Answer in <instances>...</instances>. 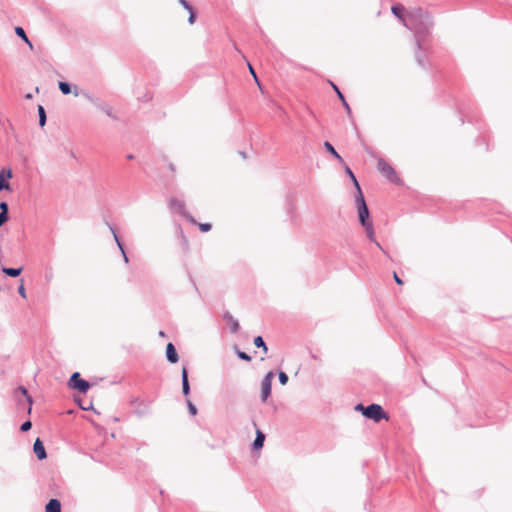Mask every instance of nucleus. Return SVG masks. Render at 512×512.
<instances>
[{
    "instance_id": "obj_1",
    "label": "nucleus",
    "mask_w": 512,
    "mask_h": 512,
    "mask_svg": "<svg viewBox=\"0 0 512 512\" xmlns=\"http://www.w3.org/2000/svg\"><path fill=\"white\" fill-rule=\"evenodd\" d=\"M356 203H357V208H358L359 220H360L362 226L365 228L368 238L372 242H374L375 245L386 254V252L384 251L382 246L379 244V242H377V240L375 238L373 224H372V221L369 220V210H368V207L366 205V202H365V199H364V196H363L361 190H359L358 196L356 198Z\"/></svg>"
},
{
    "instance_id": "obj_2",
    "label": "nucleus",
    "mask_w": 512,
    "mask_h": 512,
    "mask_svg": "<svg viewBox=\"0 0 512 512\" xmlns=\"http://www.w3.org/2000/svg\"><path fill=\"white\" fill-rule=\"evenodd\" d=\"M377 169L390 182L401 184V179L398 176L396 170L383 158H378Z\"/></svg>"
},
{
    "instance_id": "obj_3",
    "label": "nucleus",
    "mask_w": 512,
    "mask_h": 512,
    "mask_svg": "<svg viewBox=\"0 0 512 512\" xmlns=\"http://www.w3.org/2000/svg\"><path fill=\"white\" fill-rule=\"evenodd\" d=\"M364 416L367 417L368 419L374 420L375 422H379L382 419H389L387 413L379 404H371L367 406L364 411Z\"/></svg>"
},
{
    "instance_id": "obj_4",
    "label": "nucleus",
    "mask_w": 512,
    "mask_h": 512,
    "mask_svg": "<svg viewBox=\"0 0 512 512\" xmlns=\"http://www.w3.org/2000/svg\"><path fill=\"white\" fill-rule=\"evenodd\" d=\"M69 385L71 388L76 389L82 393L87 392L90 385L86 380L81 379L80 374L78 372H75L72 374Z\"/></svg>"
},
{
    "instance_id": "obj_5",
    "label": "nucleus",
    "mask_w": 512,
    "mask_h": 512,
    "mask_svg": "<svg viewBox=\"0 0 512 512\" xmlns=\"http://www.w3.org/2000/svg\"><path fill=\"white\" fill-rule=\"evenodd\" d=\"M274 374L273 372H268L261 383V399L263 402L267 400V398L271 394L272 380Z\"/></svg>"
},
{
    "instance_id": "obj_6",
    "label": "nucleus",
    "mask_w": 512,
    "mask_h": 512,
    "mask_svg": "<svg viewBox=\"0 0 512 512\" xmlns=\"http://www.w3.org/2000/svg\"><path fill=\"white\" fill-rule=\"evenodd\" d=\"M33 450L39 460H43L47 457L43 442L39 438L35 440Z\"/></svg>"
},
{
    "instance_id": "obj_7",
    "label": "nucleus",
    "mask_w": 512,
    "mask_h": 512,
    "mask_svg": "<svg viewBox=\"0 0 512 512\" xmlns=\"http://www.w3.org/2000/svg\"><path fill=\"white\" fill-rule=\"evenodd\" d=\"M166 356L170 363L178 362L179 357L172 343H168L166 346Z\"/></svg>"
},
{
    "instance_id": "obj_8",
    "label": "nucleus",
    "mask_w": 512,
    "mask_h": 512,
    "mask_svg": "<svg viewBox=\"0 0 512 512\" xmlns=\"http://www.w3.org/2000/svg\"><path fill=\"white\" fill-rule=\"evenodd\" d=\"M181 375H182V392L185 396H187L190 391V386H189V382H188V371H187L186 367L182 368Z\"/></svg>"
},
{
    "instance_id": "obj_9",
    "label": "nucleus",
    "mask_w": 512,
    "mask_h": 512,
    "mask_svg": "<svg viewBox=\"0 0 512 512\" xmlns=\"http://www.w3.org/2000/svg\"><path fill=\"white\" fill-rule=\"evenodd\" d=\"M330 84L333 87L334 91L336 92L338 98L341 100L342 105L344 106V108L347 111V113L351 114V108H350L349 104L347 103V101L345 100L344 95L342 94V92L339 90V88L333 82H330Z\"/></svg>"
},
{
    "instance_id": "obj_10",
    "label": "nucleus",
    "mask_w": 512,
    "mask_h": 512,
    "mask_svg": "<svg viewBox=\"0 0 512 512\" xmlns=\"http://www.w3.org/2000/svg\"><path fill=\"white\" fill-rule=\"evenodd\" d=\"M45 511L46 512H61V504L60 502L57 500V499H51L46 507H45Z\"/></svg>"
},
{
    "instance_id": "obj_11",
    "label": "nucleus",
    "mask_w": 512,
    "mask_h": 512,
    "mask_svg": "<svg viewBox=\"0 0 512 512\" xmlns=\"http://www.w3.org/2000/svg\"><path fill=\"white\" fill-rule=\"evenodd\" d=\"M264 440H265V435L263 434V432L260 430H257L256 431V439L253 442V448L255 450L261 449L263 447Z\"/></svg>"
},
{
    "instance_id": "obj_12",
    "label": "nucleus",
    "mask_w": 512,
    "mask_h": 512,
    "mask_svg": "<svg viewBox=\"0 0 512 512\" xmlns=\"http://www.w3.org/2000/svg\"><path fill=\"white\" fill-rule=\"evenodd\" d=\"M187 219L192 223L198 225L201 232H208L211 230L212 226L209 223H197V221L192 216H187Z\"/></svg>"
},
{
    "instance_id": "obj_13",
    "label": "nucleus",
    "mask_w": 512,
    "mask_h": 512,
    "mask_svg": "<svg viewBox=\"0 0 512 512\" xmlns=\"http://www.w3.org/2000/svg\"><path fill=\"white\" fill-rule=\"evenodd\" d=\"M324 146L327 149V151L330 152L339 162H341V163L343 162L342 157L338 154V152L334 149V147L328 141H326L324 143Z\"/></svg>"
},
{
    "instance_id": "obj_14",
    "label": "nucleus",
    "mask_w": 512,
    "mask_h": 512,
    "mask_svg": "<svg viewBox=\"0 0 512 512\" xmlns=\"http://www.w3.org/2000/svg\"><path fill=\"white\" fill-rule=\"evenodd\" d=\"M2 271L10 277H17L21 274L22 268H3Z\"/></svg>"
},
{
    "instance_id": "obj_15",
    "label": "nucleus",
    "mask_w": 512,
    "mask_h": 512,
    "mask_svg": "<svg viewBox=\"0 0 512 512\" xmlns=\"http://www.w3.org/2000/svg\"><path fill=\"white\" fill-rule=\"evenodd\" d=\"M254 345H255L256 347L262 348V349H263V351H264V353H267L268 348H267V346H266V344H265V342H264V340H263V338H262L261 336H257V337H255V339H254Z\"/></svg>"
},
{
    "instance_id": "obj_16",
    "label": "nucleus",
    "mask_w": 512,
    "mask_h": 512,
    "mask_svg": "<svg viewBox=\"0 0 512 512\" xmlns=\"http://www.w3.org/2000/svg\"><path fill=\"white\" fill-rule=\"evenodd\" d=\"M38 114H39V124L41 127H43L46 123V113H45L43 106H41V105L38 106Z\"/></svg>"
},
{
    "instance_id": "obj_17",
    "label": "nucleus",
    "mask_w": 512,
    "mask_h": 512,
    "mask_svg": "<svg viewBox=\"0 0 512 512\" xmlns=\"http://www.w3.org/2000/svg\"><path fill=\"white\" fill-rule=\"evenodd\" d=\"M18 391H20L27 398V402H28V405H29L28 413H30L31 409H32L31 406H32V403H33L31 396L28 395L27 389L25 387H23V386H20L18 388Z\"/></svg>"
},
{
    "instance_id": "obj_18",
    "label": "nucleus",
    "mask_w": 512,
    "mask_h": 512,
    "mask_svg": "<svg viewBox=\"0 0 512 512\" xmlns=\"http://www.w3.org/2000/svg\"><path fill=\"white\" fill-rule=\"evenodd\" d=\"M346 172H347L348 176H350V178L352 179V181L357 189V192L359 193V190H361V188L359 186V183H358L355 175L353 174V172L351 171V169L349 167H346Z\"/></svg>"
},
{
    "instance_id": "obj_19",
    "label": "nucleus",
    "mask_w": 512,
    "mask_h": 512,
    "mask_svg": "<svg viewBox=\"0 0 512 512\" xmlns=\"http://www.w3.org/2000/svg\"><path fill=\"white\" fill-rule=\"evenodd\" d=\"M15 33L21 37L26 43H29V39L24 31V29L22 27H16L15 28Z\"/></svg>"
},
{
    "instance_id": "obj_20",
    "label": "nucleus",
    "mask_w": 512,
    "mask_h": 512,
    "mask_svg": "<svg viewBox=\"0 0 512 512\" xmlns=\"http://www.w3.org/2000/svg\"><path fill=\"white\" fill-rule=\"evenodd\" d=\"M59 89L63 94H69L71 92L70 85L66 82H59Z\"/></svg>"
},
{
    "instance_id": "obj_21",
    "label": "nucleus",
    "mask_w": 512,
    "mask_h": 512,
    "mask_svg": "<svg viewBox=\"0 0 512 512\" xmlns=\"http://www.w3.org/2000/svg\"><path fill=\"white\" fill-rule=\"evenodd\" d=\"M8 188H9V184L7 182H5L3 173H0V190L8 189Z\"/></svg>"
},
{
    "instance_id": "obj_22",
    "label": "nucleus",
    "mask_w": 512,
    "mask_h": 512,
    "mask_svg": "<svg viewBox=\"0 0 512 512\" xmlns=\"http://www.w3.org/2000/svg\"><path fill=\"white\" fill-rule=\"evenodd\" d=\"M31 427H32V423H31V421H26V422H24V423L21 425L20 429H21V431H22V432H27L28 430H30V429H31Z\"/></svg>"
},
{
    "instance_id": "obj_23",
    "label": "nucleus",
    "mask_w": 512,
    "mask_h": 512,
    "mask_svg": "<svg viewBox=\"0 0 512 512\" xmlns=\"http://www.w3.org/2000/svg\"><path fill=\"white\" fill-rule=\"evenodd\" d=\"M279 381L282 385H285L287 384L288 382V376L286 375V373L284 372H280L279 373Z\"/></svg>"
},
{
    "instance_id": "obj_24",
    "label": "nucleus",
    "mask_w": 512,
    "mask_h": 512,
    "mask_svg": "<svg viewBox=\"0 0 512 512\" xmlns=\"http://www.w3.org/2000/svg\"><path fill=\"white\" fill-rule=\"evenodd\" d=\"M237 355L242 360H245V361H250L251 360V357L248 354H246L245 352L238 351Z\"/></svg>"
},
{
    "instance_id": "obj_25",
    "label": "nucleus",
    "mask_w": 512,
    "mask_h": 512,
    "mask_svg": "<svg viewBox=\"0 0 512 512\" xmlns=\"http://www.w3.org/2000/svg\"><path fill=\"white\" fill-rule=\"evenodd\" d=\"M391 10H392L393 14H395L398 17H401V12H402L401 6H393Z\"/></svg>"
},
{
    "instance_id": "obj_26",
    "label": "nucleus",
    "mask_w": 512,
    "mask_h": 512,
    "mask_svg": "<svg viewBox=\"0 0 512 512\" xmlns=\"http://www.w3.org/2000/svg\"><path fill=\"white\" fill-rule=\"evenodd\" d=\"M188 409L191 415L195 416L197 414L196 407L191 403V401H188Z\"/></svg>"
},
{
    "instance_id": "obj_27",
    "label": "nucleus",
    "mask_w": 512,
    "mask_h": 512,
    "mask_svg": "<svg viewBox=\"0 0 512 512\" xmlns=\"http://www.w3.org/2000/svg\"><path fill=\"white\" fill-rule=\"evenodd\" d=\"M179 3L187 10L191 11L193 9L191 5L186 0H179Z\"/></svg>"
},
{
    "instance_id": "obj_28",
    "label": "nucleus",
    "mask_w": 512,
    "mask_h": 512,
    "mask_svg": "<svg viewBox=\"0 0 512 512\" xmlns=\"http://www.w3.org/2000/svg\"><path fill=\"white\" fill-rule=\"evenodd\" d=\"M0 209H1V212L0 213H4L5 215H7V212H8V205L6 202H1L0 203Z\"/></svg>"
},
{
    "instance_id": "obj_29",
    "label": "nucleus",
    "mask_w": 512,
    "mask_h": 512,
    "mask_svg": "<svg viewBox=\"0 0 512 512\" xmlns=\"http://www.w3.org/2000/svg\"><path fill=\"white\" fill-rule=\"evenodd\" d=\"M18 292H19V294L21 295V297H22V298H24V299H25V298L27 297V295H26V290H25V287H24V285H23V284H21V285L19 286V288H18Z\"/></svg>"
},
{
    "instance_id": "obj_30",
    "label": "nucleus",
    "mask_w": 512,
    "mask_h": 512,
    "mask_svg": "<svg viewBox=\"0 0 512 512\" xmlns=\"http://www.w3.org/2000/svg\"><path fill=\"white\" fill-rule=\"evenodd\" d=\"M239 328V323L236 320L231 321V330L233 332H237Z\"/></svg>"
},
{
    "instance_id": "obj_31",
    "label": "nucleus",
    "mask_w": 512,
    "mask_h": 512,
    "mask_svg": "<svg viewBox=\"0 0 512 512\" xmlns=\"http://www.w3.org/2000/svg\"><path fill=\"white\" fill-rule=\"evenodd\" d=\"M248 67H249V71L252 74L253 78L255 79L256 83L259 85V80H258V78L256 76V73H255L253 67L250 64L248 65Z\"/></svg>"
},
{
    "instance_id": "obj_32",
    "label": "nucleus",
    "mask_w": 512,
    "mask_h": 512,
    "mask_svg": "<svg viewBox=\"0 0 512 512\" xmlns=\"http://www.w3.org/2000/svg\"><path fill=\"white\" fill-rule=\"evenodd\" d=\"M393 278L398 285H403V280L397 275L396 272L393 273Z\"/></svg>"
},
{
    "instance_id": "obj_33",
    "label": "nucleus",
    "mask_w": 512,
    "mask_h": 512,
    "mask_svg": "<svg viewBox=\"0 0 512 512\" xmlns=\"http://www.w3.org/2000/svg\"><path fill=\"white\" fill-rule=\"evenodd\" d=\"M8 220V216L4 213H0V227Z\"/></svg>"
},
{
    "instance_id": "obj_34",
    "label": "nucleus",
    "mask_w": 512,
    "mask_h": 512,
    "mask_svg": "<svg viewBox=\"0 0 512 512\" xmlns=\"http://www.w3.org/2000/svg\"><path fill=\"white\" fill-rule=\"evenodd\" d=\"M190 15H189V23L190 24H193L195 22V13L193 11V9H191V11H189Z\"/></svg>"
},
{
    "instance_id": "obj_35",
    "label": "nucleus",
    "mask_w": 512,
    "mask_h": 512,
    "mask_svg": "<svg viewBox=\"0 0 512 512\" xmlns=\"http://www.w3.org/2000/svg\"><path fill=\"white\" fill-rule=\"evenodd\" d=\"M115 238H117V236H115ZM116 241H117V243H118V245H119V247H120V249H121V251H122V253H123L124 261H125V262H128V257L126 256V254H125V252H124V250H123V248H122V245L120 244V242L118 241V239H116Z\"/></svg>"
},
{
    "instance_id": "obj_36",
    "label": "nucleus",
    "mask_w": 512,
    "mask_h": 512,
    "mask_svg": "<svg viewBox=\"0 0 512 512\" xmlns=\"http://www.w3.org/2000/svg\"><path fill=\"white\" fill-rule=\"evenodd\" d=\"M365 409H366V407L363 406L362 404H358V405L355 406V410L356 411H361L363 415H364Z\"/></svg>"
},
{
    "instance_id": "obj_37",
    "label": "nucleus",
    "mask_w": 512,
    "mask_h": 512,
    "mask_svg": "<svg viewBox=\"0 0 512 512\" xmlns=\"http://www.w3.org/2000/svg\"><path fill=\"white\" fill-rule=\"evenodd\" d=\"M169 169H170V171L175 172L176 169H175V166L173 163L169 164Z\"/></svg>"
},
{
    "instance_id": "obj_38",
    "label": "nucleus",
    "mask_w": 512,
    "mask_h": 512,
    "mask_svg": "<svg viewBox=\"0 0 512 512\" xmlns=\"http://www.w3.org/2000/svg\"><path fill=\"white\" fill-rule=\"evenodd\" d=\"M27 44H28V46L30 47V49L32 50V49H33V45H32V43L29 41V43H27Z\"/></svg>"
},
{
    "instance_id": "obj_39",
    "label": "nucleus",
    "mask_w": 512,
    "mask_h": 512,
    "mask_svg": "<svg viewBox=\"0 0 512 512\" xmlns=\"http://www.w3.org/2000/svg\"><path fill=\"white\" fill-rule=\"evenodd\" d=\"M7 176L10 178L12 176L11 171H8Z\"/></svg>"
}]
</instances>
